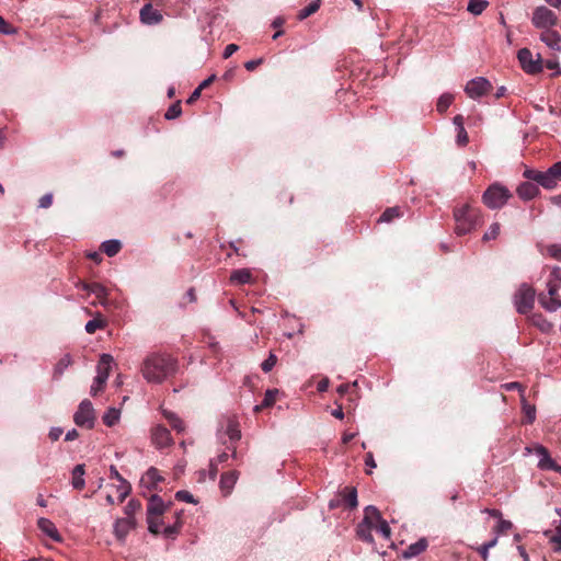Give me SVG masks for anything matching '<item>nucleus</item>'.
Instances as JSON below:
<instances>
[{"instance_id":"obj_15","label":"nucleus","mask_w":561,"mask_h":561,"mask_svg":"<svg viewBox=\"0 0 561 561\" xmlns=\"http://www.w3.org/2000/svg\"><path fill=\"white\" fill-rule=\"evenodd\" d=\"M518 197L523 201H530L535 198L539 193L538 185L533 181L522 182L516 190Z\"/></svg>"},{"instance_id":"obj_48","label":"nucleus","mask_w":561,"mask_h":561,"mask_svg":"<svg viewBox=\"0 0 561 561\" xmlns=\"http://www.w3.org/2000/svg\"><path fill=\"white\" fill-rule=\"evenodd\" d=\"M277 357L275 354L270 353L268 357L261 364V368L264 373H268L276 365Z\"/></svg>"},{"instance_id":"obj_43","label":"nucleus","mask_w":561,"mask_h":561,"mask_svg":"<svg viewBox=\"0 0 561 561\" xmlns=\"http://www.w3.org/2000/svg\"><path fill=\"white\" fill-rule=\"evenodd\" d=\"M182 113L180 102H176L172 104L165 112L164 117L165 119H174L179 117Z\"/></svg>"},{"instance_id":"obj_42","label":"nucleus","mask_w":561,"mask_h":561,"mask_svg":"<svg viewBox=\"0 0 561 561\" xmlns=\"http://www.w3.org/2000/svg\"><path fill=\"white\" fill-rule=\"evenodd\" d=\"M499 233H500V224L494 222L490 226L488 231L484 232L482 239H483V241L494 240L497 238Z\"/></svg>"},{"instance_id":"obj_23","label":"nucleus","mask_w":561,"mask_h":561,"mask_svg":"<svg viewBox=\"0 0 561 561\" xmlns=\"http://www.w3.org/2000/svg\"><path fill=\"white\" fill-rule=\"evenodd\" d=\"M341 502L350 508H355L358 504L357 502V491L355 488H345L341 492Z\"/></svg>"},{"instance_id":"obj_33","label":"nucleus","mask_w":561,"mask_h":561,"mask_svg":"<svg viewBox=\"0 0 561 561\" xmlns=\"http://www.w3.org/2000/svg\"><path fill=\"white\" fill-rule=\"evenodd\" d=\"M121 417V410L116 408H108L103 415V422L106 426H114Z\"/></svg>"},{"instance_id":"obj_34","label":"nucleus","mask_w":561,"mask_h":561,"mask_svg":"<svg viewBox=\"0 0 561 561\" xmlns=\"http://www.w3.org/2000/svg\"><path fill=\"white\" fill-rule=\"evenodd\" d=\"M380 519H382V518H381L380 512L378 511L377 507H375L373 505H368L365 508V516L363 518L364 522H367L375 527L377 522Z\"/></svg>"},{"instance_id":"obj_10","label":"nucleus","mask_w":561,"mask_h":561,"mask_svg":"<svg viewBox=\"0 0 561 561\" xmlns=\"http://www.w3.org/2000/svg\"><path fill=\"white\" fill-rule=\"evenodd\" d=\"M114 358L110 354H102L96 366V381L106 383Z\"/></svg>"},{"instance_id":"obj_44","label":"nucleus","mask_w":561,"mask_h":561,"mask_svg":"<svg viewBox=\"0 0 561 561\" xmlns=\"http://www.w3.org/2000/svg\"><path fill=\"white\" fill-rule=\"evenodd\" d=\"M523 410L526 415L527 423L531 424L536 419V408L523 400Z\"/></svg>"},{"instance_id":"obj_50","label":"nucleus","mask_w":561,"mask_h":561,"mask_svg":"<svg viewBox=\"0 0 561 561\" xmlns=\"http://www.w3.org/2000/svg\"><path fill=\"white\" fill-rule=\"evenodd\" d=\"M277 393H278V390H276V389H274V390H272V389L266 390L264 399L262 401V407L263 408H267V407L273 405L274 402H275V397H276Z\"/></svg>"},{"instance_id":"obj_18","label":"nucleus","mask_w":561,"mask_h":561,"mask_svg":"<svg viewBox=\"0 0 561 561\" xmlns=\"http://www.w3.org/2000/svg\"><path fill=\"white\" fill-rule=\"evenodd\" d=\"M238 478L239 472L236 470L228 471L221 474L219 485L225 495H228L231 492Z\"/></svg>"},{"instance_id":"obj_58","label":"nucleus","mask_w":561,"mask_h":561,"mask_svg":"<svg viewBox=\"0 0 561 561\" xmlns=\"http://www.w3.org/2000/svg\"><path fill=\"white\" fill-rule=\"evenodd\" d=\"M218 472V466L216 460H209V470H208V477L211 481H214L217 477Z\"/></svg>"},{"instance_id":"obj_6","label":"nucleus","mask_w":561,"mask_h":561,"mask_svg":"<svg viewBox=\"0 0 561 561\" xmlns=\"http://www.w3.org/2000/svg\"><path fill=\"white\" fill-rule=\"evenodd\" d=\"M73 422L79 427H85L88 430L93 428L95 423V413L90 400L84 399L80 402L73 414Z\"/></svg>"},{"instance_id":"obj_35","label":"nucleus","mask_w":561,"mask_h":561,"mask_svg":"<svg viewBox=\"0 0 561 561\" xmlns=\"http://www.w3.org/2000/svg\"><path fill=\"white\" fill-rule=\"evenodd\" d=\"M488 4L489 2L485 0H470L467 10L473 15H480Z\"/></svg>"},{"instance_id":"obj_31","label":"nucleus","mask_w":561,"mask_h":561,"mask_svg":"<svg viewBox=\"0 0 561 561\" xmlns=\"http://www.w3.org/2000/svg\"><path fill=\"white\" fill-rule=\"evenodd\" d=\"M121 248L122 243L119 240L116 239H110L102 243L103 252L110 257L116 255L119 252Z\"/></svg>"},{"instance_id":"obj_25","label":"nucleus","mask_w":561,"mask_h":561,"mask_svg":"<svg viewBox=\"0 0 561 561\" xmlns=\"http://www.w3.org/2000/svg\"><path fill=\"white\" fill-rule=\"evenodd\" d=\"M539 301L541 306L550 312L557 311L559 308H561V300L556 296H547L541 294L539 295Z\"/></svg>"},{"instance_id":"obj_1","label":"nucleus","mask_w":561,"mask_h":561,"mask_svg":"<svg viewBox=\"0 0 561 561\" xmlns=\"http://www.w3.org/2000/svg\"><path fill=\"white\" fill-rule=\"evenodd\" d=\"M176 370V360L167 354L152 353L141 365V375L150 383H161Z\"/></svg>"},{"instance_id":"obj_13","label":"nucleus","mask_w":561,"mask_h":561,"mask_svg":"<svg viewBox=\"0 0 561 561\" xmlns=\"http://www.w3.org/2000/svg\"><path fill=\"white\" fill-rule=\"evenodd\" d=\"M136 527L135 517L118 518L114 524L115 536L123 540L127 534Z\"/></svg>"},{"instance_id":"obj_59","label":"nucleus","mask_w":561,"mask_h":561,"mask_svg":"<svg viewBox=\"0 0 561 561\" xmlns=\"http://www.w3.org/2000/svg\"><path fill=\"white\" fill-rule=\"evenodd\" d=\"M64 430L61 427H51L48 436L53 442H56L59 439V437L62 435Z\"/></svg>"},{"instance_id":"obj_41","label":"nucleus","mask_w":561,"mask_h":561,"mask_svg":"<svg viewBox=\"0 0 561 561\" xmlns=\"http://www.w3.org/2000/svg\"><path fill=\"white\" fill-rule=\"evenodd\" d=\"M513 527L512 522L503 519L502 517L499 518L497 525L493 529L494 534L500 536L501 534L506 533Z\"/></svg>"},{"instance_id":"obj_52","label":"nucleus","mask_w":561,"mask_h":561,"mask_svg":"<svg viewBox=\"0 0 561 561\" xmlns=\"http://www.w3.org/2000/svg\"><path fill=\"white\" fill-rule=\"evenodd\" d=\"M16 31L2 16H0V34L12 35Z\"/></svg>"},{"instance_id":"obj_2","label":"nucleus","mask_w":561,"mask_h":561,"mask_svg":"<svg viewBox=\"0 0 561 561\" xmlns=\"http://www.w3.org/2000/svg\"><path fill=\"white\" fill-rule=\"evenodd\" d=\"M455 232L458 236L470 233L482 224L481 210L469 204L454 210Z\"/></svg>"},{"instance_id":"obj_29","label":"nucleus","mask_w":561,"mask_h":561,"mask_svg":"<svg viewBox=\"0 0 561 561\" xmlns=\"http://www.w3.org/2000/svg\"><path fill=\"white\" fill-rule=\"evenodd\" d=\"M226 435L228 436L231 444L238 442L241 437L239 424L237 421L229 419L226 427Z\"/></svg>"},{"instance_id":"obj_60","label":"nucleus","mask_w":561,"mask_h":561,"mask_svg":"<svg viewBox=\"0 0 561 561\" xmlns=\"http://www.w3.org/2000/svg\"><path fill=\"white\" fill-rule=\"evenodd\" d=\"M104 385L105 383H99L95 377L90 388L91 396H96L99 392H101L103 390Z\"/></svg>"},{"instance_id":"obj_17","label":"nucleus","mask_w":561,"mask_h":561,"mask_svg":"<svg viewBox=\"0 0 561 561\" xmlns=\"http://www.w3.org/2000/svg\"><path fill=\"white\" fill-rule=\"evenodd\" d=\"M541 42H543L552 50H561V36L557 31L546 30L540 35Z\"/></svg>"},{"instance_id":"obj_47","label":"nucleus","mask_w":561,"mask_h":561,"mask_svg":"<svg viewBox=\"0 0 561 561\" xmlns=\"http://www.w3.org/2000/svg\"><path fill=\"white\" fill-rule=\"evenodd\" d=\"M175 499L178 501H182V502H186V503H192V504H196L197 501L194 499V496L192 495V493H190L188 491L186 490H180L175 493Z\"/></svg>"},{"instance_id":"obj_53","label":"nucleus","mask_w":561,"mask_h":561,"mask_svg":"<svg viewBox=\"0 0 561 561\" xmlns=\"http://www.w3.org/2000/svg\"><path fill=\"white\" fill-rule=\"evenodd\" d=\"M535 323L542 332H549L552 329V324L541 316L538 317V320H536Z\"/></svg>"},{"instance_id":"obj_27","label":"nucleus","mask_w":561,"mask_h":561,"mask_svg":"<svg viewBox=\"0 0 561 561\" xmlns=\"http://www.w3.org/2000/svg\"><path fill=\"white\" fill-rule=\"evenodd\" d=\"M252 279V274L248 268L236 270L230 275V280L234 284H248Z\"/></svg>"},{"instance_id":"obj_26","label":"nucleus","mask_w":561,"mask_h":561,"mask_svg":"<svg viewBox=\"0 0 561 561\" xmlns=\"http://www.w3.org/2000/svg\"><path fill=\"white\" fill-rule=\"evenodd\" d=\"M84 476V465H77L72 470V481L71 484L76 490H82L84 488L85 481L83 479Z\"/></svg>"},{"instance_id":"obj_62","label":"nucleus","mask_w":561,"mask_h":561,"mask_svg":"<svg viewBox=\"0 0 561 561\" xmlns=\"http://www.w3.org/2000/svg\"><path fill=\"white\" fill-rule=\"evenodd\" d=\"M262 64V58H259V59H252V60H249L244 64V68L248 70V71H253L259 65Z\"/></svg>"},{"instance_id":"obj_21","label":"nucleus","mask_w":561,"mask_h":561,"mask_svg":"<svg viewBox=\"0 0 561 561\" xmlns=\"http://www.w3.org/2000/svg\"><path fill=\"white\" fill-rule=\"evenodd\" d=\"M162 480L163 478L159 473V470L154 467H150L141 478L140 482L148 489H153L158 482Z\"/></svg>"},{"instance_id":"obj_49","label":"nucleus","mask_w":561,"mask_h":561,"mask_svg":"<svg viewBox=\"0 0 561 561\" xmlns=\"http://www.w3.org/2000/svg\"><path fill=\"white\" fill-rule=\"evenodd\" d=\"M377 531L386 539L390 538L391 529L388 525V523L385 519H380L377 522Z\"/></svg>"},{"instance_id":"obj_45","label":"nucleus","mask_w":561,"mask_h":561,"mask_svg":"<svg viewBox=\"0 0 561 561\" xmlns=\"http://www.w3.org/2000/svg\"><path fill=\"white\" fill-rule=\"evenodd\" d=\"M158 516H147L148 530L151 534H159L161 528V522L157 518Z\"/></svg>"},{"instance_id":"obj_54","label":"nucleus","mask_w":561,"mask_h":561,"mask_svg":"<svg viewBox=\"0 0 561 561\" xmlns=\"http://www.w3.org/2000/svg\"><path fill=\"white\" fill-rule=\"evenodd\" d=\"M51 203H53V194L51 193H46L45 195H43L39 201H38V207L39 208H48L51 206Z\"/></svg>"},{"instance_id":"obj_11","label":"nucleus","mask_w":561,"mask_h":561,"mask_svg":"<svg viewBox=\"0 0 561 561\" xmlns=\"http://www.w3.org/2000/svg\"><path fill=\"white\" fill-rule=\"evenodd\" d=\"M152 442L158 448H164L172 444L169 430L162 425H157L152 430Z\"/></svg>"},{"instance_id":"obj_63","label":"nucleus","mask_w":561,"mask_h":561,"mask_svg":"<svg viewBox=\"0 0 561 561\" xmlns=\"http://www.w3.org/2000/svg\"><path fill=\"white\" fill-rule=\"evenodd\" d=\"M552 280L561 283V267L554 266L550 273Z\"/></svg>"},{"instance_id":"obj_56","label":"nucleus","mask_w":561,"mask_h":561,"mask_svg":"<svg viewBox=\"0 0 561 561\" xmlns=\"http://www.w3.org/2000/svg\"><path fill=\"white\" fill-rule=\"evenodd\" d=\"M547 289H548V293L546 294L547 296H556V297H558L559 285L553 283L552 279H550L547 283Z\"/></svg>"},{"instance_id":"obj_3","label":"nucleus","mask_w":561,"mask_h":561,"mask_svg":"<svg viewBox=\"0 0 561 561\" xmlns=\"http://www.w3.org/2000/svg\"><path fill=\"white\" fill-rule=\"evenodd\" d=\"M523 176L546 190H553L561 182V161L553 163L546 171L526 169Z\"/></svg>"},{"instance_id":"obj_32","label":"nucleus","mask_w":561,"mask_h":561,"mask_svg":"<svg viewBox=\"0 0 561 561\" xmlns=\"http://www.w3.org/2000/svg\"><path fill=\"white\" fill-rule=\"evenodd\" d=\"M545 536L549 538L554 552H561V525L556 528V531H545Z\"/></svg>"},{"instance_id":"obj_8","label":"nucleus","mask_w":561,"mask_h":561,"mask_svg":"<svg viewBox=\"0 0 561 561\" xmlns=\"http://www.w3.org/2000/svg\"><path fill=\"white\" fill-rule=\"evenodd\" d=\"M531 22L535 27L546 31L557 25L558 16L550 9L540 5L534 10Z\"/></svg>"},{"instance_id":"obj_22","label":"nucleus","mask_w":561,"mask_h":561,"mask_svg":"<svg viewBox=\"0 0 561 561\" xmlns=\"http://www.w3.org/2000/svg\"><path fill=\"white\" fill-rule=\"evenodd\" d=\"M72 364V357L70 354H65L55 365L53 371V378L59 380L64 375L65 370Z\"/></svg>"},{"instance_id":"obj_20","label":"nucleus","mask_w":561,"mask_h":561,"mask_svg":"<svg viewBox=\"0 0 561 561\" xmlns=\"http://www.w3.org/2000/svg\"><path fill=\"white\" fill-rule=\"evenodd\" d=\"M428 543H427V540L425 538H421L419 539L416 542L414 543H411L403 552H402V557L404 559H412L414 557H417L419 554H421L423 551L426 550Z\"/></svg>"},{"instance_id":"obj_64","label":"nucleus","mask_w":561,"mask_h":561,"mask_svg":"<svg viewBox=\"0 0 561 561\" xmlns=\"http://www.w3.org/2000/svg\"><path fill=\"white\" fill-rule=\"evenodd\" d=\"M365 465L369 468V469H375L376 468V462H375V459H374V455L373 453H367L366 454V457H365Z\"/></svg>"},{"instance_id":"obj_4","label":"nucleus","mask_w":561,"mask_h":561,"mask_svg":"<svg viewBox=\"0 0 561 561\" xmlns=\"http://www.w3.org/2000/svg\"><path fill=\"white\" fill-rule=\"evenodd\" d=\"M512 197L507 187L500 183L490 185L482 195L484 205L490 209L502 208Z\"/></svg>"},{"instance_id":"obj_14","label":"nucleus","mask_w":561,"mask_h":561,"mask_svg":"<svg viewBox=\"0 0 561 561\" xmlns=\"http://www.w3.org/2000/svg\"><path fill=\"white\" fill-rule=\"evenodd\" d=\"M535 453L538 457V468L540 470H552L556 466V461L551 458L548 449L542 445L535 447Z\"/></svg>"},{"instance_id":"obj_16","label":"nucleus","mask_w":561,"mask_h":561,"mask_svg":"<svg viewBox=\"0 0 561 561\" xmlns=\"http://www.w3.org/2000/svg\"><path fill=\"white\" fill-rule=\"evenodd\" d=\"M37 526L47 537H49L54 541H61V536L59 535L58 529L50 519L41 517L37 520Z\"/></svg>"},{"instance_id":"obj_5","label":"nucleus","mask_w":561,"mask_h":561,"mask_svg":"<svg viewBox=\"0 0 561 561\" xmlns=\"http://www.w3.org/2000/svg\"><path fill=\"white\" fill-rule=\"evenodd\" d=\"M536 291L533 286L523 283L514 294L513 302L516 311L520 314L530 312L535 305Z\"/></svg>"},{"instance_id":"obj_24","label":"nucleus","mask_w":561,"mask_h":561,"mask_svg":"<svg viewBox=\"0 0 561 561\" xmlns=\"http://www.w3.org/2000/svg\"><path fill=\"white\" fill-rule=\"evenodd\" d=\"M373 528H374V526L371 524L362 520L358 524L357 530H356L358 538L365 542L374 543V537L371 534Z\"/></svg>"},{"instance_id":"obj_61","label":"nucleus","mask_w":561,"mask_h":561,"mask_svg":"<svg viewBox=\"0 0 561 561\" xmlns=\"http://www.w3.org/2000/svg\"><path fill=\"white\" fill-rule=\"evenodd\" d=\"M549 253L554 259L561 257V243L560 244H552L549 247Z\"/></svg>"},{"instance_id":"obj_46","label":"nucleus","mask_w":561,"mask_h":561,"mask_svg":"<svg viewBox=\"0 0 561 561\" xmlns=\"http://www.w3.org/2000/svg\"><path fill=\"white\" fill-rule=\"evenodd\" d=\"M104 327V322L99 319H92L85 323V332L89 334H93L98 329H102Z\"/></svg>"},{"instance_id":"obj_12","label":"nucleus","mask_w":561,"mask_h":561,"mask_svg":"<svg viewBox=\"0 0 561 561\" xmlns=\"http://www.w3.org/2000/svg\"><path fill=\"white\" fill-rule=\"evenodd\" d=\"M140 21L147 25H156L162 21V14L153 9L150 3L145 4L140 10Z\"/></svg>"},{"instance_id":"obj_57","label":"nucleus","mask_w":561,"mask_h":561,"mask_svg":"<svg viewBox=\"0 0 561 561\" xmlns=\"http://www.w3.org/2000/svg\"><path fill=\"white\" fill-rule=\"evenodd\" d=\"M239 49V46L237 44H229L226 46L222 57L225 59L231 57L237 50Z\"/></svg>"},{"instance_id":"obj_39","label":"nucleus","mask_w":561,"mask_h":561,"mask_svg":"<svg viewBox=\"0 0 561 561\" xmlns=\"http://www.w3.org/2000/svg\"><path fill=\"white\" fill-rule=\"evenodd\" d=\"M141 503L138 500L131 499L128 501L126 506L124 507V513L126 517H134L135 514L140 511Z\"/></svg>"},{"instance_id":"obj_55","label":"nucleus","mask_w":561,"mask_h":561,"mask_svg":"<svg viewBox=\"0 0 561 561\" xmlns=\"http://www.w3.org/2000/svg\"><path fill=\"white\" fill-rule=\"evenodd\" d=\"M457 134V144L460 146H466L468 142V134L463 126H460Z\"/></svg>"},{"instance_id":"obj_28","label":"nucleus","mask_w":561,"mask_h":561,"mask_svg":"<svg viewBox=\"0 0 561 561\" xmlns=\"http://www.w3.org/2000/svg\"><path fill=\"white\" fill-rule=\"evenodd\" d=\"M89 293L93 294L96 296V298L100 299V304L102 306H106L107 305V300H106V297L108 295V291L107 289L100 283H91L90 286H89Z\"/></svg>"},{"instance_id":"obj_7","label":"nucleus","mask_w":561,"mask_h":561,"mask_svg":"<svg viewBox=\"0 0 561 561\" xmlns=\"http://www.w3.org/2000/svg\"><path fill=\"white\" fill-rule=\"evenodd\" d=\"M518 61L523 70L529 75L542 71V59L539 54L536 56L528 48H522L517 53Z\"/></svg>"},{"instance_id":"obj_51","label":"nucleus","mask_w":561,"mask_h":561,"mask_svg":"<svg viewBox=\"0 0 561 561\" xmlns=\"http://www.w3.org/2000/svg\"><path fill=\"white\" fill-rule=\"evenodd\" d=\"M180 528H181V522L178 520L175 524L164 527L163 535L167 538H171L179 533Z\"/></svg>"},{"instance_id":"obj_30","label":"nucleus","mask_w":561,"mask_h":561,"mask_svg":"<svg viewBox=\"0 0 561 561\" xmlns=\"http://www.w3.org/2000/svg\"><path fill=\"white\" fill-rule=\"evenodd\" d=\"M163 415L174 431H176L178 433L184 432V422L175 413L171 411H163Z\"/></svg>"},{"instance_id":"obj_9","label":"nucleus","mask_w":561,"mask_h":561,"mask_svg":"<svg viewBox=\"0 0 561 561\" xmlns=\"http://www.w3.org/2000/svg\"><path fill=\"white\" fill-rule=\"evenodd\" d=\"M492 83L484 77H477L469 80L465 87V92L470 99L477 100L492 90Z\"/></svg>"},{"instance_id":"obj_36","label":"nucleus","mask_w":561,"mask_h":561,"mask_svg":"<svg viewBox=\"0 0 561 561\" xmlns=\"http://www.w3.org/2000/svg\"><path fill=\"white\" fill-rule=\"evenodd\" d=\"M321 4V0H313L310 2L306 8L299 11L298 13V20L302 21L310 16L311 14L316 13Z\"/></svg>"},{"instance_id":"obj_40","label":"nucleus","mask_w":561,"mask_h":561,"mask_svg":"<svg viewBox=\"0 0 561 561\" xmlns=\"http://www.w3.org/2000/svg\"><path fill=\"white\" fill-rule=\"evenodd\" d=\"M131 491V485L128 481H122L117 485V492H118V501L122 503L125 501V499L129 495Z\"/></svg>"},{"instance_id":"obj_19","label":"nucleus","mask_w":561,"mask_h":561,"mask_svg":"<svg viewBox=\"0 0 561 561\" xmlns=\"http://www.w3.org/2000/svg\"><path fill=\"white\" fill-rule=\"evenodd\" d=\"M165 508L167 505L164 504L163 500L159 495L153 494L149 499L147 516H160L164 513Z\"/></svg>"},{"instance_id":"obj_37","label":"nucleus","mask_w":561,"mask_h":561,"mask_svg":"<svg viewBox=\"0 0 561 561\" xmlns=\"http://www.w3.org/2000/svg\"><path fill=\"white\" fill-rule=\"evenodd\" d=\"M402 215L401 209L399 207H390L387 208L380 218L378 219L379 222H391L394 218H398Z\"/></svg>"},{"instance_id":"obj_38","label":"nucleus","mask_w":561,"mask_h":561,"mask_svg":"<svg viewBox=\"0 0 561 561\" xmlns=\"http://www.w3.org/2000/svg\"><path fill=\"white\" fill-rule=\"evenodd\" d=\"M454 101V95L450 93H444L439 96L436 107L437 111L440 113H444L448 110V107L451 105Z\"/></svg>"}]
</instances>
